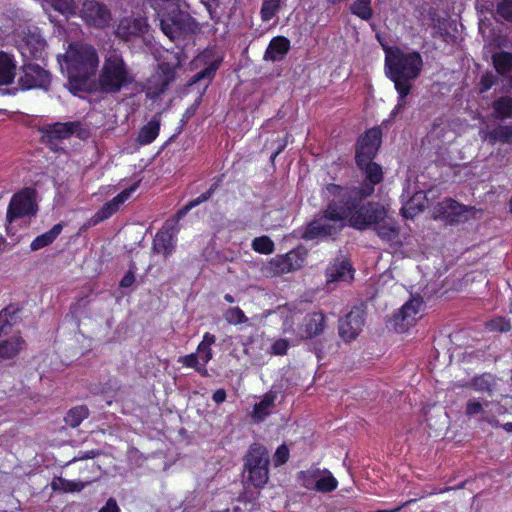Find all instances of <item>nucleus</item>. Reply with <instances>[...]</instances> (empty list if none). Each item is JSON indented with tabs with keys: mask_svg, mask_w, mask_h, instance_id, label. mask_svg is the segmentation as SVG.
Wrapping results in <instances>:
<instances>
[{
	"mask_svg": "<svg viewBox=\"0 0 512 512\" xmlns=\"http://www.w3.org/2000/svg\"><path fill=\"white\" fill-rule=\"evenodd\" d=\"M373 192L372 185L345 188L329 184L323 190V197L328 202L325 213L307 226L303 238L312 240L334 235L346 225V222L358 230H365L375 223H381L387 216L384 206L379 203L360 205L362 199Z\"/></svg>",
	"mask_w": 512,
	"mask_h": 512,
	"instance_id": "nucleus-1",
	"label": "nucleus"
},
{
	"mask_svg": "<svg viewBox=\"0 0 512 512\" xmlns=\"http://www.w3.org/2000/svg\"><path fill=\"white\" fill-rule=\"evenodd\" d=\"M387 76L394 83L399 94L392 115L400 112L406 105L405 97L410 93L411 82L421 73L423 60L418 52H407L396 46H383Z\"/></svg>",
	"mask_w": 512,
	"mask_h": 512,
	"instance_id": "nucleus-2",
	"label": "nucleus"
},
{
	"mask_svg": "<svg viewBox=\"0 0 512 512\" xmlns=\"http://www.w3.org/2000/svg\"><path fill=\"white\" fill-rule=\"evenodd\" d=\"M62 72L69 80V89L75 93L92 89L93 78L99 66L96 49L88 44H70L63 55L58 56Z\"/></svg>",
	"mask_w": 512,
	"mask_h": 512,
	"instance_id": "nucleus-3",
	"label": "nucleus"
},
{
	"mask_svg": "<svg viewBox=\"0 0 512 512\" xmlns=\"http://www.w3.org/2000/svg\"><path fill=\"white\" fill-rule=\"evenodd\" d=\"M134 82V75L116 50L107 52L97 80L93 78L92 88L104 93H117Z\"/></svg>",
	"mask_w": 512,
	"mask_h": 512,
	"instance_id": "nucleus-4",
	"label": "nucleus"
},
{
	"mask_svg": "<svg viewBox=\"0 0 512 512\" xmlns=\"http://www.w3.org/2000/svg\"><path fill=\"white\" fill-rule=\"evenodd\" d=\"M183 0H155L154 8L158 12L161 28L171 40L180 38L196 29V23L183 11Z\"/></svg>",
	"mask_w": 512,
	"mask_h": 512,
	"instance_id": "nucleus-5",
	"label": "nucleus"
},
{
	"mask_svg": "<svg viewBox=\"0 0 512 512\" xmlns=\"http://www.w3.org/2000/svg\"><path fill=\"white\" fill-rule=\"evenodd\" d=\"M186 60L182 50L167 51L163 61L157 70L150 76L146 84V95L155 99L166 91L168 86L175 80L177 69Z\"/></svg>",
	"mask_w": 512,
	"mask_h": 512,
	"instance_id": "nucleus-6",
	"label": "nucleus"
},
{
	"mask_svg": "<svg viewBox=\"0 0 512 512\" xmlns=\"http://www.w3.org/2000/svg\"><path fill=\"white\" fill-rule=\"evenodd\" d=\"M269 454L265 447L253 445L246 457L245 467L248 472V480L255 487L264 486L269 479Z\"/></svg>",
	"mask_w": 512,
	"mask_h": 512,
	"instance_id": "nucleus-7",
	"label": "nucleus"
},
{
	"mask_svg": "<svg viewBox=\"0 0 512 512\" xmlns=\"http://www.w3.org/2000/svg\"><path fill=\"white\" fill-rule=\"evenodd\" d=\"M215 341L216 338L213 334L205 333L202 341L197 346L196 352L179 357L178 362L184 367L193 368L201 376H208L206 365L213 358L211 347Z\"/></svg>",
	"mask_w": 512,
	"mask_h": 512,
	"instance_id": "nucleus-8",
	"label": "nucleus"
},
{
	"mask_svg": "<svg viewBox=\"0 0 512 512\" xmlns=\"http://www.w3.org/2000/svg\"><path fill=\"white\" fill-rule=\"evenodd\" d=\"M25 347L19 331L13 329L7 314L0 313V358L12 359Z\"/></svg>",
	"mask_w": 512,
	"mask_h": 512,
	"instance_id": "nucleus-9",
	"label": "nucleus"
},
{
	"mask_svg": "<svg viewBox=\"0 0 512 512\" xmlns=\"http://www.w3.org/2000/svg\"><path fill=\"white\" fill-rule=\"evenodd\" d=\"M297 479L304 488L321 493L332 492L338 487L337 479L327 469L312 467L299 472Z\"/></svg>",
	"mask_w": 512,
	"mask_h": 512,
	"instance_id": "nucleus-10",
	"label": "nucleus"
},
{
	"mask_svg": "<svg viewBox=\"0 0 512 512\" xmlns=\"http://www.w3.org/2000/svg\"><path fill=\"white\" fill-rule=\"evenodd\" d=\"M79 16L90 27L103 29L112 21L110 9L102 2L85 0L79 11Z\"/></svg>",
	"mask_w": 512,
	"mask_h": 512,
	"instance_id": "nucleus-11",
	"label": "nucleus"
},
{
	"mask_svg": "<svg viewBox=\"0 0 512 512\" xmlns=\"http://www.w3.org/2000/svg\"><path fill=\"white\" fill-rule=\"evenodd\" d=\"M303 258L296 251L284 255H277L263 267L266 276L275 277L297 270L303 265Z\"/></svg>",
	"mask_w": 512,
	"mask_h": 512,
	"instance_id": "nucleus-12",
	"label": "nucleus"
},
{
	"mask_svg": "<svg viewBox=\"0 0 512 512\" xmlns=\"http://www.w3.org/2000/svg\"><path fill=\"white\" fill-rule=\"evenodd\" d=\"M36 211L34 191L25 188L12 197L7 211V218L12 222L19 217L34 215Z\"/></svg>",
	"mask_w": 512,
	"mask_h": 512,
	"instance_id": "nucleus-13",
	"label": "nucleus"
},
{
	"mask_svg": "<svg viewBox=\"0 0 512 512\" xmlns=\"http://www.w3.org/2000/svg\"><path fill=\"white\" fill-rule=\"evenodd\" d=\"M423 300L421 297H412L407 301L395 316V324L400 332L413 326L422 316Z\"/></svg>",
	"mask_w": 512,
	"mask_h": 512,
	"instance_id": "nucleus-14",
	"label": "nucleus"
},
{
	"mask_svg": "<svg viewBox=\"0 0 512 512\" xmlns=\"http://www.w3.org/2000/svg\"><path fill=\"white\" fill-rule=\"evenodd\" d=\"M471 214V208L463 206L452 199H445L434 208V218H440L450 223L466 221Z\"/></svg>",
	"mask_w": 512,
	"mask_h": 512,
	"instance_id": "nucleus-15",
	"label": "nucleus"
},
{
	"mask_svg": "<svg viewBox=\"0 0 512 512\" xmlns=\"http://www.w3.org/2000/svg\"><path fill=\"white\" fill-rule=\"evenodd\" d=\"M381 144V131L378 128H372L363 135L359 141L356 151L357 165L365 164V161H371Z\"/></svg>",
	"mask_w": 512,
	"mask_h": 512,
	"instance_id": "nucleus-16",
	"label": "nucleus"
},
{
	"mask_svg": "<svg viewBox=\"0 0 512 512\" xmlns=\"http://www.w3.org/2000/svg\"><path fill=\"white\" fill-rule=\"evenodd\" d=\"M364 323V311L358 307L353 308L345 317L340 319V337L347 342L354 340L362 331Z\"/></svg>",
	"mask_w": 512,
	"mask_h": 512,
	"instance_id": "nucleus-17",
	"label": "nucleus"
},
{
	"mask_svg": "<svg viewBox=\"0 0 512 512\" xmlns=\"http://www.w3.org/2000/svg\"><path fill=\"white\" fill-rule=\"evenodd\" d=\"M46 42L37 31H29L18 43V50L23 58L42 59L45 54Z\"/></svg>",
	"mask_w": 512,
	"mask_h": 512,
	"instance_id": "nucleus-18",
	"label": "nucleus"
},
{
	"mask_svg": "<svg viewBox=\"0 0 512 512\" xmlns=\"http://www.w3.org/2000/svg\"><path fill=\"white\" fill-rule=\"evenodd\" d=\"M20 81L25 89H46L50 84V75L38 64L29 63L24 66Z\"/></svg>",
	"mask_w": 512,
	"mask_h": 512,
	"instance_id": "nucleus-19",
	"label": "nucleus"
},
{
	"mask_svg": "<svg viewBox=\"0 0 512 512\" xmlns=\"http://www.w3.org/2000/svg\"><path fill=\"white\" fill-rule=\"evenodd\" d=\"M277 314L282 320V335L297 345L303 340V338L298 337L301 331V323L299 324L300 314L288 307L280 308Z\"/></svg>",
	"mask_w": 512,
	"mask_h": 512,
	"instance_id": "nucleus-20",
	"label": "nucleus"
},
{
	"mask_svg": "<svg viewBox=\"0 0 512 512\" xmlns=\"http://www.w3.org/2000/svg\"><path fill=\"white\" fill-rule=\"evenodd\" d=\"M77 125L72 122L46 124L40 128L41 138L51 146L58 141L69 138L76 130Z\"/></svg>",
	"mask_w": 512,
	"mask_h": 512,
	"instance_id": "nucleus-21",
	"label": "nucleus"
},
{
	"mask_svg": "<svg viewBox=\"0 0 512 512\" xmlns=\"http://www.w3.org/2000/svg\"><path fill=\"white\" fill-rule=\"evenodd\" d=\"M147 30L148 24L146 18L142 16L124 17L118 24L116 34L124 40H129L132 37L146 33Z\"/></svg>",
	"mask_w": 512,
	"mask_h": 512,
	"instance_id": "nucleus-22",
	"label": "nucleus"
},
{
	"mask_svg": "<svg viewBox=\"0 0 512 512\" xmlns=\"http://www.w3.org/2000/svg\"><path fill=\"white\" fill-rule=\"evenodd\" d=\"M353 279V270L345 259H337L331 263L326 270V282L340 283L350 282Z\"/></svg>",
	"mask_w": 512,
	"mask_h": 512,
	"instance_id": "nucleus-23",
	"label": "nucleus"
},
{
	"mask_svg": "<svg viewBox=\"0 0 512 512\" xmlns=\"http://www.w3.org/2000/svg\"><path fill=\"white\" fill-rule=\"evenodd\" d=\"M325 317L320 312H314L304 317L298 337L303 340L313 338L324 331Z\"/></svg>",
	"mask_w": 512,
	"mask_h": 512,
	"instance_id": "nucleus-24",
	"label": "nucleus"
},
{
	"mask_svg": "<svg viewBox=\"0 0 512 512\" xmlns=\"http://www.w3.org/2000/svg\"><path fill=\"white\" fill-rule=\"evenodd\" d=\"M404 193L409 197V199L402 208L403 216L405 218H413L427 206V195L423 191H415L412 194L409 186L405 187Z\"/></svg>",
	"mask_w": 512,
	"mask_h": 512,
	"instance_id": "nucleus-25",
	"label": "nucleus"
},
{
	"mask_svg": "<svg viewBox=\"0 0 512 512\" xmlns=\"http://www.w3.org/2000/svg\"><path fill=\"white\" fill-rule=\"evenodd\" d=\"M138 184L135 183L130 188L125 189L117 196H115L111 201L104 204V206L96 213V217L98 220H104L112 216L115 212L118 211L120 206L124 204L131 194L136 191Z\"/></svg>",
	"mask_w": 512,
	"mask_h": 512,
	"instance_id": "nucleus-26",
	"label": "nucleus"
},
{
	"mask_svg": "<svg viewBox=\"0 0 512 512\" xmlns=\"http://www.w3.org/2000/svg\"><path fill=\"white\" fill-rule=\"evenodd\" d=\"M289 49L290 41L287 38L283 36L274 37L265 51L264 58L270 61H279L288 53Z\"/></svg>",
	"mask_w": 512,
	"mask_h": 512,
	"instance_id": "nucleus-27",
	"label": "nucleus"
},
{
	"mask_svg": "<svg viewBox=\"0 0 512 512\" xmlns=\"http://www.w3.org/2000/svg\"><path fill=\"white\" fill-rule=\"evenodd\" d=\"M174 244L173 233L166 225L155 235L153 248L157 253L167 256L173 251Z\"/></svg>",
	"mask_w": 512,
	"mask_h": 512,
	"instance_id": "nucleus-28",
	"label": "nucleus"
},
{
	"mask_svg": "<svg viewBox=\"0 0 512 512\" xmlns=\"http://www.w3.org/2000/svg\"><path fill=\"white\" fill-rule=\"evenodd\" d=\"M276 396L272 393H267L263 398L254 405L251 413V418L254 422H262L269 416L274 408Z\"/></svg>",
	"mask_w": 512,
	"mask_h": 512,
	"instance_id": "nucleus-29",
	"label": "nucleus"
},
{
	"mask_svg": "<svg viewBox=\"0 0 512 512\" xmlns=\"http://www.w3.org/2000/svg\"><path fill=\"white\" fill-rule=\"evenodd\" d=\"M482 138L492 145L497 142L512 144V124L500 125L491 131L481 132Z\"/></svg>",
	"mask_w": 512,
	"mask_h": 512,
	"instance_id": "nucleus-30",
	"label": "nucleus"
},
{
	"mask_svg": "<svg viewBox=\"0 0 512 512\" xmlns=\"http://www.w3.org/2000/svg\"><path fill=\"white\" fill-rule=\"evenodd\" d=\"M377 235L384 241L395 243L398 240V228L395 222L387 215L381 223H375Z\"/></svg>",
	"mask_w": 512,
	"mask_h": 512,
	"instance_id": "nucleus-31",
	"label": "nucleus"
},
{
	"mask_svg": "<svg viewBox=\"0 0 512 512\" xmlns=\"http://www.w3.org/2000/svg\"><path fill=\"white\" fill-rule=\"evenodd\" d=\"M15 70L13 58L5 52H0V85L10 84L15 77Z\"/></svg>",
	"mask_w": 512,
	"mask_h": 512,
	"instance_id": "nucleus-32",
	"label": "nucleus"
},
{
	"mask_svg": "<svg viewBox=\"0 0 512 512\" xmlns=\"http://www.w3.org/2000/svg\"><path fill=\"white\" fill-rule=\"evenodd\" d=\"M160 131V121L157 119H152L146 125H144L137 137V142L140 145H147L152 143Z\"/></svg>",
	"mask_w": 512,
	"mask_h": 512,
	"instance_id": "nucleus-33",
	"label": "nucleus"
},
{
	"mask_svg": "<svg viewBox=\"0 0 512 512\" xmlns=\"http://www.w3.org/2000/svg\"><path fill=\"white\" fill-rule=\"evenodd\" d=\"M48 12L50 9L59 11L67 16L76 14L75 6L71 0H36Z\"/></svg>",
	"mask_w": 512,
	"mask_h": 512,
	"instance_id": "nucleus-34",
	"label": "nucleus"
},
{
	"mask_svg": "<svg viewBox=\"0 0 512 512\" xmlns=\"http://www.w3.org/2000/svg\"><path fill=\"white\" fill-rule=\"evenodd\" d=\"M62 228L61 224H56L49 231L37 236L30 245L31 250L37 251L51 244L61 233Z\"/></svg>",
	"mask_w": 512,
	"mask_h": 512,
	"instance_id": "nucleus-35",
	"label": "nucleus"
},
{
	"mask_svg": "<svg viewBox=\"0 0 512 512\" xmlns=\"http://www.w3.org/2000/svg\"><path fill=\"white\" fill-rule=\"evenodd\" d=\"M493 115L497 119H509L512 118V98L509 96H503L496 99L492 103Z\"/></svg>",
	"mask_w": 512,
	"mask_h": 512,
	"instance_id": "nucleus-36",
	"label": "nucleus"
},
{
	"mask_svg": "<svg viewBox=\"0 0 512 512\" xmlns=\"http://www.w3.org/2000/svg\"><path fill=\"white\" fill-rule=\"evenodd\" d=\"M494 68L500 75L507 74L512 69V54L507 51H499L492 55Z\"/></svg>",
	"mask_w": 512,
	"mask_h": 512,
	"instance_id": "nucleus-37",
	"label": "nucleus"
},
{
	"mask_svg": "<svg viewBox=\"0 0 512 512\" xmlns=\"http://www.w3.org/2000/svg\"><path fill=\"white\" fill-rule=\"evenodd\" d=\"M361 170H363L366 174V177L369 180V183H364L363 185H372L374 188L375 184H378L383 179V173L381 167L371 161H365V164L358 165Z\"/></svg>",
	"mask_w": 512,
	"mask_h": 512,
	"instance_id": "nucleus-38",
	"label": "nucleus"
},
{
	"mask_svg": "<svg viewBox=\"0 0 512 512\" xmlns=\"http://www.w3.org/2000/svg\"><path fill=\"white\" fill-rule=\"evenodd\" d=\"M283 5L282 0H263L261 7V19L264 22L272 20L280 11Z\"/></svg>",
	"mask_w": 512,
	"mask_h": 512,
	"instance_id": "nucleus-39",
	"label": "nucleus"
},
{
	"mask_svg": "<svg viewBox=\"0 0 512 512\" xmlns=\"http://www.w3.org/2000/svg\"><path fill=\"white\" fill-rule=\"evenodd\" d=\"M84 487V484L81 482L70 481L64 478H55L51 482V488L54 491H62V492H76L81 491Z\"/></svg>",
	"mask_w": 512,
	"mask_h": 512,
	"instance_id": "nucleus-40",
	"label": "nucleus"
},
{
	"mask_svg": "<svg viewBox=\"0 0 512 512\" xmlns=\"http://www.w3.org/2000/svg\"><path fill=\"white\" fill-rule=\"evenodd\" d=\"M88 409L85 406L72 408L65 417V422L71 427H77L88 417Z\"/></svg>",
	"mask_w": 512,
	"mask_h": 512,
	"instance_id": "nucleus-41",
	"label": "nucleus"
},
{
	"mask_svg": "<svg viewBox=\"0 0 512 512\" xmlns=\"http://www.w3.org/2000/svg\"><path fill=\"white\" fill-rule=\"evenodd\" d=\"M252 249L260 254H271L274 252V242L268 236L256 237L251 243Z\"/></svg>",
	"mask_w": 512,
	"mask_h": 512,
	"instance_id": "nucleus-42",
	"label": "nucleus"
},
{
	"mask_svg": "<svg viewBox=\"0 0 512 512\" xmlns=\"http://www.w3.org/2000/svg\"><path fill=\"white\" fill-rule=\"evenodd\" d=\"M295 345L296 344H294L291 340H289L285 336L276 338L271 343L269 353L271 355H275V356H283L287 353L288 349L291 346H295Z\"/></svg>",
	"mask_w": 512,
	"mask_h": 512,
	"instance_id": "nucleus-43",
	"label": "nucleus"
},
{
	"mask_svg": "<svg viewBox=\"0 0 512 512\" xmlns=\"http://www.w3.org/2000/svg\"><path fill=\"white\" fill-rule=\"evenodd\" d=\"M351 11L363 20H369L372 17L371 0H355Z\"/></svg>",
	"mask_w": 512,
	"mask_h": 512,
	"instance_id": "nucleus-44",
	"label": "nucleus"
},
{
	"mask_svg": "<svg viewBox=\"0 0 512 512\" xmlns=\"http://www.w3.org/2000/svg\"><path fill=\"white\" fill-rule=\"evenodd\" d=\"M225 320L231 325L246 323L248 318L239 307H231L224 313Z\"/></svg>",
	"mask_w": 512,
	"mask_h": 512,
	"instance_id": "nucleus-45",
	"label": "nucleus"
},
{
	"mask_svg": "<svg viewBox=\"0 0 512 512\" xmlns=\"http://www.w3.org/2000/svg\"><path fill=\"white\" fill-rule=\"evenodd\" d=\"M494 385L493 377L490 374L481 375L473 379L472 386L476 391H491Z\"/></svg>",
	"mask_w": 512,
	"mask_h": 512,
	"instance_id": "nucleus-46",
	"label": "nucleus"
},
{
	"mask_svg": "<svg viewBox=\"0 0 512 512\" xmlns=\"http://www.w3.org/2000/svg\"><path fill=\"white\" fill-rule=\"evenodd\" d=\"M495 76L492 72H486L484 73L481 78L478 85V89L480 93H484L488 91L495 83Z\"/></svg>",
	"mask_w": 512,
	"mask_h": 512,
	"instance_id": "nucleus-47",
	"label": "nucleus"
},
{
	"mask_svg": "<svg viewBox=\"0 0 512 512\" xmlns=\"http://www.w3.org/2000/svg\"><path fill=\"white\" fill-rule=\"evenodd\" d=\"M497 12L508 21H512V0H503L497 6Z\"/></svg>",
	"mask_w": 512,
	"mask_h": 512,
	"instance_id": "nucleus-48",
	"label": "nucleus"
},
{
	"mask_svg": "<svg viewBox=\"0 0 512 512\" xmlns=\"http://www.w3.org/2000/svg\"><path fill=\"white\" fill-rule=\"evenodd\" d=\"M484 408V405L476 400V399H471L467 402L466 404V415L468 416H474L476 414H482L484 412L483 410Z\"/></svg>",
	"mask_w": 512,
	"mask_h": 512,
	"instance_id": "nucleus-49",
	"label": "nucleus"
},
{
	"mask_svg": "<svg viewBox=\"0 0 512 512\" xmlns=\"http://www.w3.org/2000/svg\"><path fill=\"white\" fill-rule=\"evenodd\" d=\"M289 458V449L285 445L277 448L273 460L276 466L284 464Z\"/></svg>",
	"mask_w": 512,
	"mask_h": 512,
	"instance_id": "nucleus-50",
	"label": "nucleus"
},
{
	"mask_svg": "<svg viewBox=\"0 0 512 512\" xmlns=\"http://www.w3.org/2000/svg\"><path fill=\"white\" fill-rule=\"evenodd\" d=\"M489 327L494 331L506 332L510 330L511 324L504 318H496L489 323Z\"/></svg>",
	"mask_w": 512,
	"mask_h": 512,
	"instance_id": "nucleus-51",
	"label": "nucleus"
},
{
	"mask_svg": "<svg viewBox=\"0 0 512 512\" xmlns=\"http://www.w3.org/2000/svg\"><path fill=\"white\" fill-rule=\"evenodd\" d=\"M217 68L218 65L216 63H211L207 68L194 76L193 82L195 83L205 78L211 79Z\"/></svg>",
	"mask_w": 512,
	"mask_h": 512,
	"instance_id": "nucleus-52",
	"label": "nucleus"
},
{
	"mask_svg": "<svg viewBox=\"0 0 512 512\" xmlns=\"http://www.w3.org/2000/svg\"><path fill=\"white\" fill-rule=\"evenodd\" d=\"M99 512H120L116 500L113 498L108 499L106 504L99 510Z\"/></svg>",
	"mask_w": 512,
	"mask_h": 512,
	"instance_id": "nucleus-53",
	"label": "nucleus"
},
{
	"mask_svg": "<svg viewBox=\"0 0 512 512\" xmlns=\"http://www.w3.org/2000/svg\"><path fill=\"white\" fill-rule=\"evenodd\" d=\"M135 282V275L132 271H128L120 281V286L128 288Z\"/></svg>",
	"mask_w": 512,
	"mask_h": 512,
	"instance_id": "nucleus-54",
	"label": "nucleus"
},
{
	"mask_svg": "<svg viewBox=\"0 0 512 512\" xmlns=\"http://www.w3.org/2000/svg\"><path fill=\"white\" fill-rule=\"evenodd\" d=\"M209 196H210V192H207V193L202 194V195H201V196H199L196 200H193V201H191L189 204H187V205L185 206L184 211H187V210H189V209H191V208L195 207L196 205H198V204H200V203H202V202L206 201V200L209 198Z\"/></svg>",
	"mask_w": 512,
	"mask_h": 512,
	"instance_id": "nucleus-55",
	"label": "nucleus"
},
{
	"mask_svg": "<svg viewBox=\"0 0 512 512\" xmlns=\"http://www.w3.org/2000/svg\"><path fill=\"white\" fill-rule=\"evenodd\" d=\"M215 403L220 404L226 399V392L223 389H218L213 393L212 396Z\"/></svg>",
	"mask_w": 512,
	"mask_h": 512,
	"instance_id": "nucleus-56",
	"label": "nucleus"
},
{
	"mask_svg": "<svg viewBox=\"0 0 512 512\" xmlns=\"http://www.w3.org/2000/svg\"><path fill=\"white\" fill-rule=\"evenodd\" d=\"M483 420L489 423L493 427H499V421L495 418L483 417Z\"/></svg>",
	"mask_w": 512,
	"mask_h": 512,
	"instance_id": "nucleus-57",
	"label": "nucleus"
},
{
	"mask_svg": "<svg viewBox=\"0 0 512 512\" xmlns=\"http://www.w3.org/2000/svg\"><path fill=\"white\" fill-rule=\"evenodd\" d=\"M286 146V143H282L278 149L272 154L271 158L272 159H275L276 156L282 151V149H284V147Z\"/></svg>",
	"mask_w": 512,
	"mask_h": 512,
	"instance_id": "nucleus-58",
	"label": "nucleus"
},
{
	"mask_svg": "<svg viewBox=\"0 0 512 512\" xmlns=\"http://www.w3.org/2000/svg\"><path fill=\"white\" fill-rule=\"evenodd\" d=\"M502 428L506 431V432H512V422H507L505 424L502 425Z\"/></svg>",
	"mask_w": 512,
	"mask_h": 512,
	"instance_id": "nucleus-59",
	"label": "nucleus"
},
{
	"mask_svg": "<svg viewBox=\"0 0 512 512\" xmlns=\"http://www.w3.org/2000/svg\"><path fill=\"white\" fill-rule=\"evenodd\" d=\"M224 299L229 302V303H233L234 302V298L230 295V294H226L224 296Z\"/></svg>",
	"mask_w": 512,
	"mask_h": 512,
	"instance_id": "nucleus-60",
	"label": "nucleus"
},
{
	"mask_svg": "<svg viewBox=\"0 0 512 512\" xmlns=\"http://www.w3.org/2000/svg\"><path fill=\"white\" fill-rule=\"evenodd\" d=\"M203 56H199L197 59H196V62H200L202 60Z\"/></svg>",
	"mask_w": 512,
	"mask_h": 512,
	"instance_id": "nucleus-61",
	"label": "nucleus"
},
{
	"mask_svg": "<svg viewBox=\"0 0 512 512\" xmlns=\"http://www.w3.org/2000/svg\"><path fill=\"white\" fill-rule=\"evenodd\" d=\"M89 457H92V456L87 454V455L83 456L82 458H89Z\"/></svg>",
	"mask_w": 512,
	"mask_h": 512,
	"instance_id": "nucleus-62",
	"label": "nucleus"
},
{
	"mask_svg": "<svg viewBox=\"0 0 512 512\" xmlns=\"http://www.w3.org/2000/svg\"><path fill=\"white\" fill-rule=\"evenodd\" d=\"M510 207H511V212H512V197H511V200H510Z\"/></svg>",
	"mask_w": 512,
	"mask_h": 512,
	"instance_id": "nucleus-63",
	"label": "nucleus"
}]
</instances>
